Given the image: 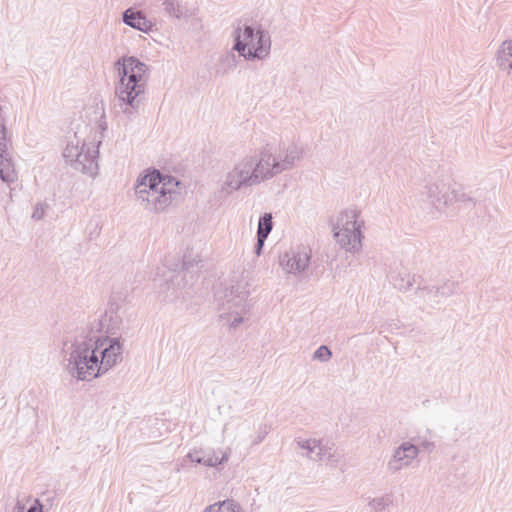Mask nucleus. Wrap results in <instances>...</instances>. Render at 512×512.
Listing matches in <instances>:
<instances>
[{"label": "nucleus", "mask_w": 512, "mask_h": 512, "mask_svg": "<svg viewBox=\"0 0 512 512\" xmlns=\"http://www.w3.org/2000/svg\"><path fill=\"white\" fill-rule=\"evenodd\" d=\"M437 289L440 299L447 298L456 293L458 284L454 281H447L443 285L437 287Z\"/></svg>", "instance_id": "nucleus-27"}, {"label": "nucleus", "mask_w": 512, "mask_h": 512, "mask_svg": "<svg viewBox=\"0 0 512 512\" xmlns=\"http://www.w3.org/2000/svg\"><path fill=\"white\" fill-rule=\"evenodd\" d=\"M207 454L208 453L202 450H193L188 453L187 457L191 460V462L208 466Z\"/></svg>", "instance_id": "nucleus-29"}, {"label": "nucleus", "mask_w": 512, "mask_h": 512, "mask_svg": "<svg viewBox=\"0 0 512 512\" xmlns=\"http://www.w3.org/2000/svg\"><path fill=\"white\" fill-rule=\"evenodd\" d=\"M497 63L502 69H512V40L502 43L497 53Z\"/></svg>", "instance_id": "nucleus-19"}, {"label": "nucleus", "mask_w": 512, "mask_h": 512, "mask_svg": "<svg viewBox=\"0 0 512 512\" xmlns=\"http://www.w3.org/2000/svg\"><path fill=\"white\" fill-rule=\"evenodd\" d=\"M269 159L268 155L261 154V152L244 157L227 173L222 190L231 194L271 179V174L268 173L267 168Z\"/></svg>", "instance_id": "nucleus-4"}, {"label": "nucleus", "mask_w": 512, "mask_h": 512, "mask_svg": "<svg viewBox=\"0 0 512 512\" xmlns=\"http://www.w3.org/2000/svg\"><path fill=\"white\" fill-rule=\"evenodd\" d=\"M9 143L6 126L0 123V179L5 183H11L16 178L12 158L8 151Z\"/></svg>", "instance_id": "nucleus-12"}, {"label": "nucleus", "mask_w": 512, "mask_h": 512, "mask_svg": "<svg viewBox=\"0 0 512 512\" xmlns=\"http://www.w3.org/2000/svg\"><path fill=\"white\" fill-rule=\"evenodd\" d=\"M119 82L115 87V94L121 105L123 113L131 117L134 115L145 99V90L148 75V66L134 56L122 57L115 62Z\"/></svg>", "instance_id": "nucleus-1"}, {"label": "nucleus", "mask_w": 512, "mask_h": 512, "mask_svg": "<svg viewBox=\"0 0 512 512\" xmlns=\"http://www.w3.org/2000/svg\"><path fill=\"white\" fill-rule=\"evenodd\" d=\"M124 300L120 294L113 293L109 300V308L105 313V321H108L107 332L115 334L120 329L122 319L118 315L120 309V302Z\"/></svg>", "instance_id": "nucleus-14"}, {"label": "nucleus", "mask_w": 512, "mask_h": 512, "mask_svg": "<svg viewBox=\"0 0 512 512\" xmlns=\"http://www.w3.org/2000/svg\"><path fill=\"white\" fill-rule=\"evenodd\" d=\"M315 461H330V462H338L339 457L336 455L335 450H333L332 446H328V444H323L321 440H319V445L317 448V452L315 453Z\"/></svg>", "instance_id": "nucleus-20"}, {"label": "nucleus", "mask_w": 512, "mask_h": 512, "mask_svg": "<svg viewBox=\"0 0 512 512\" xmlns=\"http://www.w3.org/2000/svg\"><path fill=\"white\" fill-rule=\"evenodd\" d=\"M363 227L364 221L360 219V212L356 209H346L340 214L333 228L334 238L341 248L357 253L362 249Z\"/></svg>", "instance_id": "nucleus-6"}, {"label": "nucleus", "mask_w": 512, "mask_h": 512, "mask_svg": "<svg viewBox=\"0 0 512 512\" xmlns=\"http://www.w3.org/2000/svg\"><path fill=\"white\" fill-rule=\"evenodd\" d=\"M310 259V250L298 247L284 253L280 258V265L286 272L296 275L306 270Z\"/></svg>", "instance_id": "nucleus-11"}, {"label": "nucleus", "mask_w": 512, "mask_h": 512, "mask_svg": "<svg viewBox=\"0 0 512 512\" xmlns=\"http://www.w3.org/2000/svg\"><path fill=\"white\" fill-rule=\"evenodd\" d=\"M267 238L257 236V242L254 247V252L257 256H260Z\"/></svg>", "instance_id": "nucleus-35"}, {"label": "nucleus", "mask_w": 512, "mask_h": 512, "mask_svg": "<svg viewBox=\"0 0 512 512\" xmlns=\"http://www.w3.org/2000/svg\"><path fill=\"white\" fill-rule=\"evenodd\" d=\"M228 460V454L226 452L222 453V456L219 457L215 452L207 454L208 467H217L218 465L223 464Z\"/></svg>", "instance_id": "nucleus-30"}, {"label": "nucleus", "mask_w": 512, "mask_h": 512, "mask_svg": "<svg viewBox=\"0 0 512 512\" xmlns=\"http://www.w3.org/2000/svg\"><path fill=\"white\" fill-rule=\"evenodd\" d=\"M415 275L407 272H397L391 275V283L401 292H407L415 282Z\"/></svg>", "instance_id": "nucleus-18"}, {"label": "nucleus", "mask_w": 512, "mask_h": 512, "mask_svg": "<svg viewBox=\"0 0 512 512\" xmlns=\"http://www.w3.org/2000/svg\"><path fill=\"white\" fill-rule=\"evenodd\" d=\"M458 200H460V201H472V199L470 197H467L464 193L459 196Z\"/></svg>", "instance_id": "nucleus-37"}, {"label": "nucleus", "mask_w": 512, "mask_h": 512, "mask_svg": "<svg viewBox=\"0 0 512 512\" xmlns=\"http://www.w3.org/2000/svg\"><path fill=\"white\" fill-rule=\"evenodd\" d=\"M95 335L89 334L75 339L70 346L64 343L63 352L68 354L66 369L69 374L81 381H90L100 376L98 350Z\"/></svg>", "instance_id": "nucleus-3"}, {"label": "nucleus", "mask_w": 512, "mask_h": 512, "mask_svg": "<svg viewBox=\"0 0 512 512\" xmlns=\"http://www.w3.org/2000/svg\"><path fill=\"white\" fill-rule=\"evenodd\" d=\"M419 446L411 442L401 443L393 452L392 458L387 463V469L394 474L404 467H408L419 454Z\"/></svg>", "instance_id": "nucleus-10"}, {"label": "nucleus", "mask_w": 512, "mask_h": 512, "mask_svg": "<svg viewBox=\"0 0 512 512\" xmlns=\"http://www.w3.org/2000/svg\"><path fill=\"white\" fill-rule=\"evenodd\" d=\"M233 37L232 50L237 51L245 60H262L270 53V35L261 28L255 30L250 25L239 26L234 30Z\"/></svg>", "instance_id": "nucleus-5"}, {"label": "nucleus", "mask_w": 512, "mask_h": 512, "mask_svg": "<svg viewBox=\"0 0 512 512\" xmlns=\"http://www.w3.org/2000/svg\"><path fill=\"white\" fill-rule=\"evenodd\" d=\"M13 512H43V505L38 499H36L34 503L28 508V510L25 511V506L21 504L20 501H18L13 509Z\"/></svg>", "instance_id": "nucleus-31"}, {"label": "nucleus", "mask_w": 512, "mask_h": 512, "mask_svg": "<svg viewBox=\"0 0 512 512\" xmlns=\"http://www.w3.org/2000/svg\"><path fill=\"white\" fill-rule=\"evenodd\" d=\"M180 182L162 174L158 170L138 178L135 194L140 204L147 210L162 212L180 196Z\"/></svg>", "instance_id": "nucleus-2"}, {"label": "nucleus", "mask_w": 512, "mask_h": 512, "mask_svg": "<svg viewBox=\"0 0 512 512\" xmlns=\"http://www.w3.org/2000/svg\"><path fill=\"white\" fill-rule=\"evenodd\" d=\"M445 184L443 183H430L425 186V194L429 198L432 204L440 203L444 196L442 195Z\"/></svg>", "instance_id": "nucleus-22"}, {"label": "nucleus", "mask_w": 512, "mask_h": 512, "mask_svg": "<svg viewBox=\"0 0 512 512\" xmlns=\"http://www.w3.org/2000/svg\"><path fill=\"white\" fill-rule=\"evenodd\" d=\"M392 504V498L390 495H384L379 498H374L369 502V506L374 512H388V507Z\"/></svg>", "instance_id": "nucleus-25"}, {"label": "nucleus", "mask_w": 512, "mask_h": 512, "mask_svg": "<svg viewBox=\"0 0 512 512\" xmlns=\"http://www.w3.org/2000/svg\"><path fill=\"white\" fill-rule=\"evenodd\" d=\"M417 442L420 447L423 448V450L431 452L435 448L434 442L428 441L426 439H422L420 436L417 437Z\"/></svg>", "instance_id": "nucleus-34"}, {"label": "nucleus", "mask_w": 512, "mask_h": 512, "mask_svg": "<svg viewBox=\"0 0 512 512\" xmlns=\"http://www.w3.org/2000/svg\"><path fill=\"white\" fill-rule=\"evenodd\" d=\"M261 154L269 156L268 173L271 174V178L282 173L283 171L290 170L294 167L295 162L302 158L303 150L298 147L295 143H291L287 146L283 144V153H285V159H282V153H278L277 156L273 155L271 149L266 146L261 151Z\"/></svg>", "instance_id": "nucleus-8"}, {"label": "nucleus", "mask_w": 512, "mask_h": 512, "mask_svg": "<svg viewBox=\"0 0 512 512\" xmlns=\"http://www.w3.org/2000/svg\"><path fill=\"white\" fill-rule=\"evenodd\" d=\"M200 261H197L196 259L192 258L191 254H185L183 256V263H182V269L183 272H179L177 275L172 277L170 281L168 282V287L170 285H177L179 288H184L187 285V281L185 280L186 273L190 272L191 269L197 265Z\"/></svg>", "instance_id": "nucleus-16"}, {"label": "nucleus", "mask_w": 512, "mask_h": 512, "mask_svg": "<svg viewBox=\"0 0 512 512\" xmlns=\"http://www.w3.org/2000/svg\"><path fill=\"white\" fill-rule=\"evenodd\" d=\"M181 2L182 0H164V11L172 17L181 18L183 14Z\"/></svg>", "instance_id": "nucleus-24"}, {"label": "nucleus", "mask_w": 512, "mask_h": 512, "mask_svg": "<svg viewBox=\"0 0 512 512\" xmlns=\"http://www.w3.org/2000/svg\"><path fill=\"white\" fill-rule=\"evenodd\" d=\"M95 340L98 341L97 344H101L98 350V367L101 376L122 360L123 346L118 337L109 338L95 335Z\"/></svg>", "instance_id": "nucleus-9"}, {"label": "nucleus", "mask_w": 512, "mask_h": 512, "mask_svg": "<svg viewBox=\"0 0 512 512\" xmlns=\"http://www.w3.org/2000/svg\"><path fill=\"white\" fill-rule=\"evenodd\" d=\"M247 297V292L240 291L238 287L232 286L225 290L224 301L221 303L222 309L228 312H234L235 310L246 312L249 309Z\"/></svg>", "instance_id": "nucleus-13"}, {"label": "nucleus", "mask_w": 512, "mask_h": 512, "mask_svg": "<svg viewBox=\"0 0 512 512\" xmlns=\"http://www.w3.org/2000/svg\"><path fill=\"white\" fill-rule=\"evenodd\" d=\"M279 153H282V159H285V153H283V144L279 146Z\"/></svg>", "instance_id": "nucleus-38"}, {"label": "nucleus", "mask_w": 512, "mask_h": 512, "mask_svg": "<svg viewBox=\"0 0 512 512\" xmlns=\"http://www.w3.org/2000/svg\"><path fill=\"white\" fill-rule=\"evenodd\" d=\"M48 207L47 204H44V203H38L36 206H35V209L33 211V214H32V218L35 219V220H40L43 218L44 214H45V209Z\"/></svg>", "instance_id": "nucleus-33"}, {"label": "nucleus", "mask_w": 512, "mask_h": 512, "mask_svg": "<svg viewBox=\"0 0 512 512\" xmlns=\"http://www.w3.org/2000/svg\"><path fill=\"white\" fill-rule=\"evenodd\" d=\"M415 295L430 307H435L441 301L438 289L435 286H420L419 284L415 291Z\"/></svg>", "instance_id": "nucleus-17"}, {"label": "nucleus", "mask_w": 512, "mask_h": 512, "mask_svg": "<svg viewBox=\"0 0 512 512\" xmlns=\"http://www.w3.org/2000/svg\"><path fill=\"white\" fill-rule=\"evenodd\" d=\"M100 143L98 142V144ZM98 146L94 143L91 145H87L85 142L81 143L75 133L73 139L67 142L63 150V158L75 171L95 177L98 174Z\"/></svg>", "instance_id": "nucleus-7"}, {"label": "nucleus", "mask_w": 512, "mask_h": 512, "mask_svg": "<svg viewBox=\"0 0 512 512\" xmlns=\"http://www.w3.org/2000/svg\"><path fill=\"white\" fill-rule=\"evenodd\" d=\"M240 509L234 500L227 499L208 506L203 512H240Z\"/></svg>", "instance_id": "nucleus-21"}, {"label": "nucleus", "mask_w": 512, "mask_h": 512, "mask_svg": "<svg viewBox=\"0 0 512 512\" xmlns=\"http://www.w3.org/2000/svg\"><path fill=\"white\" fill-rule=\"evenodd\" d=\"M221 62L228 70H233L237 66V58L233 52H228L222 56Z\"/></svg>", "instance_id": "nucleus-32"}, {"label": "nucleus", "mask_w": 512, "mask_h": 512, "mask_svg": "<svg viewBox=\"0 0 512 512\" xmlns=\"http://www.w3.org/2000/svg\"><path fill=\"white\" fill-rule=\"evenodd\" d=\"M297 445L301 448L307 451L306 456L309 459L316 460L315 458V449L318 448L319 440L316 439H308V440H297Z\"/></svg>", "instance_id": "nucleus-26"}, {"label": "nucleus", "mask_w": 512, "mask_h": 512, "mask_svg": "<svg viewBox=\"0 0 512 512\" xmlns=\"http://www.w3.org/2000/svg\"><path fill=\"white\" fill-rule=\"evenodd\" d=\"M122 20L126 25L144 33L151 31L153 27L152 22L147 20L143 12L133 10V8H128L123 12Z\"/></svg>", "instance_id": "nucleus-15"}, {"label": "nucleus", "mask_w": 512, "mask_h": 512, "mask_svg": "<svg viewBox=\"0 0 512 512\" xmlns=\"http://www.w3.org/2000/svg\"><path fill=\"white\" fill-rule=\"evenodd\" d=\"M332 357V351L326 345H321L313 354V359L320 362H327Z\"/></svg>", "instance_id": "nucleus-28"}, {"label": "nucleus", "mask_w": 512, "mask_h": 512, "mask_svg": "<svg viewBox=\"0 0 512 512\" xmlns=\"http://www.w3.org/2000/svg\"><path fill=\"white\" fill-rule=\"evenodd\" d=\"M273 228L272 214L264 213L258 221L257 236L267 238Z\"/></svg>", "instance_id": "nucleus-23"}, {"label": "nucleus", "mask_w": 512, "mask_h": 512, "mask_svg": "<svg viewBox=\"0 0 512 512\" xmlns=\"http://www.w3.org/2000/svg\"><path fill=\"white\" fill-rule=\"evenodd\" d=\"M230 313L235 315L234 318L231 321V326L232 327H237L238 325H240L243 322L242 314L244 312H240L239 310H235L234 312H230Z\"/></svg>", "instance_id": "nucleus-36"}]
</instances>
